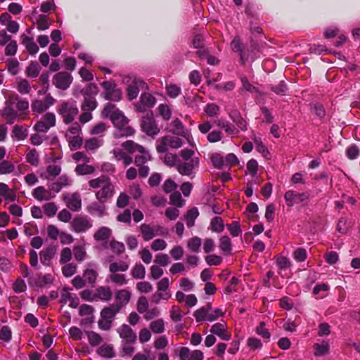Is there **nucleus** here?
I'll use <instances>...</instances> for the list:
<instances>
[{"instance_id":"nucleus-45","label":"nucleus","mask_w":360,"mask_h":360,"mask_svg":"<svg viewBox=\"0 0 360 360\" xmlns=\"http://www.w3.org/2000/svg\"><path fill=\"white\" fill-rule=\"evenodd\" d=\"M219 248L224 252V255H229L232 250L231 241L229 237L224 236L219 239Z\"/></svg>"},{"instance_id":"nucleus-1","label":"nucleus","mask_w":360,"mask_h":360,"mask_svg":"<svg viewBox=\"0 0 360 360\" xmlns=\"http://www.w3.org/2000/svg\"><path fill=\"white\" fill-rule=\"evenodd\" d=\"M102 115L109 118L116 128L114 135L115 138L129 136L134 134L132 127L127 125L128 120L115 105L108 103L103 108Z\"/></svg>"},{"instance_id":"nucleus-33","label":"nucleus","mask_w":360,"mask_h":360,"mask_svg":"<svg viewBox=\"0 0 360 360\" xmlns=\"http://www.w3.org/2000/svg\"><path fill=\"white\" fill-rule=\"evenodd\" d=\"M120 311L119 307H117L114 304H111L109 307L103 308L101 311V317L110 319L112 321L115 315Z\"/></svg>"},{"instance_id":"nucleus-41","label":"nucleus","mask_w":360,"mask_h":360,"mask_svg":"<svg viewBox=\"0 0 360 360\" xmlns=\"http://www.w3.org/2000/svg\"><path fill=\"white\" fill-rule=\"evenodd\" d=\"M171 292H165L157 290V292L153 294V295L151 296V301L153 303L155 304H159L161 302V301H163L165 302H167L168 300L171 297Z\"/></svg>"},{"instance_id":"nucleus-31","label":"nucleus","mask_w":360,"mask_h":360,"mask_svg":"<svg viewBox=\"0 0 360 360\" xmlns=\"http://www.w3.org/2000/svg\"><path fill=\"white\" fill-rule=\"evenodd\" d=\"M53 278L51 274H45L44 276H39L37 278L30 281V285L37 287H44L45 285L51 284Z\"/></svg>"},{"instance_id":"nucleus-53","label":"nucleus","mask_w":360,"mask_h":360,"mask_svg":"<svg viewBox=\"0 0 360 360\" xmlns=\"http://www.w3.org/2000/svg\"><path fill=\"white\" fill-rule=\"evenodd\" d=\"M102 144L103 139L101 138H91L86 141L85 148L87 150L94 151L101 146Z\"/></svg>"},{"instance_id":"nucleus-16","label":"nucleus","mask_w":360,"mask_h":360,"mask_svg":"<svg viewBox=\"0 0 360 360\" xmlns=\"http://www.w3.org/2000/svg\"><path fill=\"white\" fill-rule=\"evenodd\" d=\"M72 227L76 233H84L92 227V221L87 217H77L72 221Z\"/></svg>"},{"instance_id":"nucleus-61","label":"nucleus","mask_w":360,"mask_h":360,"mask_svg":"<svg viewBox=\"0 0 360 360\" xmlns=\"http://www.w3.org/2000/svg\"><path fill=\"white\" fill-rule=\"evenodd\" d=\"M15 100V108L18 109L19 112L24 114L29 108V102L25 99H22L17 96L14 98Z\"/></svg>"},{"instance_id":"nucleus-55","label":"nucleus","mask_w":360,"mask_h":360,"mask_svg":"<svg viewBox=\"0 0 360 360\" xmlns=\"http://www.w3.org/2000/svg\"><path fill=\"white\" fill-rule=\"evenodd\" d=\"M226 226L233 237H238L242 234L240 224L238 221H234L231 224H228Z\"/></svg>"},{"instance_id":"nucleus-21","label":"nucleus","mask_w":360,"mask_h":360,"mask_svg":"<svg viewBox=\"0 0 360 360\" xmlns=\"http://www.w3.org/2000/svg\"><path fill=\"white\" fill-rule=\"evenodd\" d=\"M230 119L236 124L237 129L243 131L248 130V123L247 120L243 118L240 112L237 110H233L229 112Z\"/></svg>"},{"instance_id":"nucleus-51","label":"nucleus","mask_w":360,"mask_h":360,"mask_svg":"<svg viewBox=\"0 0 360 360\" xmlns=\"http://www.w3.org/2000/svg\"><path fill=\"white\" fill-rule=\"evenodd\" d=\"M210 229L213 232L221 233L224 229V221L220 217H214L210 223Z\"/></svg>"},{"instance_id":"nucleus-47","label":"nucleus","mask_w":360,"mask_h":360,"mask_svg":"<svg viewBox=\"0 0 360 360\" xmlns=\"http://www.w3.org/2000/svg\"><path fill=\"white\" fill-rule=\"evenodd\" d=\"M165 90L167 95L171 98H177L181 93V88L174 84H167Z\"/></svg>"},{"instance_id":"nucleus-63","label":"nucleus","mask_w":360,"mask_h":360,"mask_svg":"<svg viewBox=\"0 0 360 360\" xmlns=\"http://www.w3.org/2000/svg\"><path fill=\"white\" fill-rule=\"evenodd\" d=\"M170 318L171 319L175 322V323H177V322H181V320H182V317H183V314H182V311L181 310V309L176 306V305H173L170 309Z\"/></svg>"},{"instance_id":"nucleus-11","label":"nucleus","mask_w":360,"mask_h":360,"mask_svg":"<svg viewBox=\"0 0 360 360\" xmlns=\"http://www.w3.org/2000/svg\"><path fill=\"white\" fill-rule=\"evenodd\" d=\"M1 115L8 124H12L17 119L18 114L15 109L14 98H10L5 103V107L1 111Z\"/></svg>"},{"instance_id":"nucleus-49","label":"nucleus","mask_w":360,"mask_h":360,"mask_svg":"<svg viewBox=\"0 0 360 360\" xmlns=\"http://www.w3.org/2000/svg\"><path fill=\"white\" fill-rule=\"evenodd\" d=\"M199 215L198 210L193 207L187 212L186 215V225L188 228H191L195 224V220Z\"/></svg>"},{"instance_id":"nucleus-42","label":"nucleus","mask_w":360,"mask_h":360,"mask_svg":"<svg viewBox=\"0 0 360 360\" xmlns=\"http://www.w3.org/2000/svg\"><path fill=\"white\" fill-rule=\"evenodd\" d=\"M66 140L68 142L69 147L71 150H76L79 149L83 143V139L81 136V134L70 136L67 138Z\"/></svg>"},{"instance_id":"nucleus-64","label":"nucleus","mask_w":360,"mask_h":360,"mask_svg":"<svg viewBox=\"0 0 360 360\" xmlns=\"http://www.w3.org/2000/svg\"><path fill=\"white\" fill-rule=\"evenodd\" d=\"M82 128L81 126L77 123H72L67 129L65 133V138L74 136L81 134Z\"/></svg>"},{"instance_id":"nucleus-8","label":"nucleus","mask_w":360,"mask_h":360,"mask_svg":"<svg viewBox=\"0 0 360 360\" xmlns=\"http://www.w3.org/2000/svg\"><path fill=\"white\" fill-rule=\"evenodd\" d=\"M183 145L182 139L178 136L167 135L163 136L157 145L156 149L159 153H166L168 148L177 149Z\"/></svg>"},{"instance_id":"nucleus-57","label":"nucleus","mask_w":360,"mask_h":360,"mask_svg":"<svg viewBox=\"0 0 360 360\" xmlns=\"http://www.w3.org/2000/svg\"><path fill=\"white\" fill-rule=\"evenodd\" d=\"M37 28L40 31L46 30L49 29L50 25L49 18L44 14L39 15L37 19Z\"/></svg>"},{"instance_id":"nucleus-25","label":"nucleus","mask_w":360,"mask_h":360,"mask_svg":"<svg viewBox=\"0 0 360 360\" xmlns=\"http://www.w3.org/2000/svg\"><path fill=\"white\" fill-rule=\"evenodd\" d=\"M104 203L99 201L93 202L87 206L86 210L92 216L101 217L106 213V207Z\"/></svg>"},{"instance_id":"nucleus-39","label":"nucleus","mask_w":360,"mask_h":360,"mask_svg":"<svg viewBox=\"0 0 360 360\" xmlns=\"http://www.w3.org/2000/svg\"><path fill=\"white\" fill-rule=\"evenodd\" d=\"M97 107V101L95 97L84 96V102L82 104L81 108L82 111L92 112Z\"/></svg>"},{"instance_id":"nucleus-59","label":"nucleus","mask_w":360,"mask_h":360,"mask_svg":"<svg viewBox=\"0 0 360 360\" xmlns=\"http://www.w3.org/2000/svg\"><path fill=\"white\" fill-rule=\"evenodd\" d=\"M170 131L176 135H183L184 128L182 122L179 119L174 120L170 125Z\"/></svg>"},{"instance_id":"nucleus-46","label":"nucleus","mask_w":360,"mask_h":360,"mask_svg":"<svg viewBox=\"0 0 360 360\" xmlns=\"http://www.w3.org/2000/svg\"><path fill=\"white\" fill-rule=\"evenodd\" d=\"M110 180V178L107 176L102 175L98 178L91 179L89 181V186L91 188H101L106 183Z\"/></svg>"},{"instance_id":"nucleus-40","label":"nucleus","mask_w":360,"mask_h":360,"mask_svg":"<svg viewBox=\"0 0 360 360\" xmlns=\"http://www.w3.org/2000/svg\"><path fill=\"white\" fill-rule=\"evenodd\" d=\"M27 136V131L26 128L20 125H15L12 130L11 136L16 139L18 141H22L25 139Z\"/></svg>"},{"instance_id":"nucleus-18","label":"nucleus","mask_w":360,"mask_h":360,"mask_svg":"<svg viewBox=\"0 0 360 360\" xmlns=\"http://www.w3.org/2000/svg\"><path fill=\"white\" fill-rule=\"evenodd\" d=\"M55 99L50 95L46 96L44 100H35L32 103V110L36 113H42L55 103Z\"/></svg>"},{"instance_id":"nucleus-38","label":"nucleus","mask_w":360,"mask_h":360,"mask_svg":"<svg viewBox=\"0 0 360 360\" xmlns=\"http://www.w3.org/2000/svg\"><path fill=\"white\" fill-rule=\"evenodd\" d=\"M75 172L79 176L91 174L95 172V167L86 163L79 164L76 166Z\"/></svg>"},{"instance_id":"nucleus-28","label":"nucleus","mask_w":360,"mask_h":360,"mask_svg":"<svg viewBox=\"0 0 360 360\" xmlns=\"http://www.w3.org/2000/svg\"><path fill=\"white\" fill-rule=\"evenodd\" d=\"M217 125L224 129L228 135L237 136L239 133L238 129L226 120H219L217 122Z\"/></svg>"},{"instance_id":"nucleus-26","label":"nucleus","mask_w":360,"mask_h":360,"mask_svg":"<svg viewBox=\"0 0 360 360\" xmlns=\"http://www.w3.org/2000/svg\"><path fill=\"white\" fill-rule=\"evenodd\" d=\"M50 191L42 186H39L33 190L32 196L39 201L49 200L55 197V195H51Z\"/></svg>"},{"instance_id":"nucleus-24","label":"nucleus","mask_w":360,"mask_h":360,"mask_svg":"<svg viewBox=\"0 0 360 360\" xmlns=\"http://www.w3.org/2000/svg\"><path fill=\"white\" fill-rule=\"evenodd\" d=\"M122 341L136 342L137 336L133 330L127 324H122L117 330Z\"/></svg>"},{"instance_id":"nucleus-15","label":"nucleus","mask_w":360,"mask_h":360,"mask_svg":"<svg viewBox=\"0 0 360 360\" xmlns=\"http://www.w3.org/2000/svg\"><path fill=\"white\" fill-rule=\"evenodd\" d=\"M156 98L150 93H143L140 96L139 101L135 105L138 112H143L155 105Z\"/></svg>"},{"instance_id":"nucleus-9","label":"nucleus","mask_w":360,"mask_h":360,"mask_svg":"<svg viewBox=\"0 0 360 360\" xmlns=\"http://www.w3.org/2000/svg\"><path fill=\"white\" fill-rule=\"evenodd\" d=\"M143 131H144L148 136H155L160 132V129L155 120L153 114H146L141 121V124Z\"/></svg>"},{"instance_id":"nucleus-19","label":"nucleus","mask_w":360,"mask_h":360,"mask_svg":"<svg viewBox=\"0 0 360 360\" xmlns=\"http://www.w3.org/2000/svg\"><path fill=\"white\" fill-rule=\"evenodd\" d=\"M114 192V187L111 184L110 179L103 187L96 192V198L101 202H105L108 198H110Z\"/></svg>"},{"instance_id":"nucleus-3","label":"nucleus","mask_w":360,"mask_h":360,"mask_svg":"<svg viewBox=\"0 0 360 360\" xmlns=\"http://www.w3.org/2000/svg\"><path fill=\"white\" fill-rule=\"evenodd\" d=\"M122 82L127 85V95L129 100L135 99L141 89L146 88L144 81L133 75H124Z\"/></svg>"},{"instance_id":"nucleus-2","label":"nucleus","mask_w":360,"mask_h":360,"mask_svg":"<svg viewBox=\"0 0 360 360\" xmlns=\"http://www.w3.org/2000/svg\"><path fill=\"white\" fill-rule=\"evenodd\" d=\"M194 151L191 149H184L180 152L181 159L179 160L177 164V171L183 176L194 178L198 167L199 158L194 157Z\"/></svg>"},{"instance_id":"nucleus-7","label":"nucleus","mask_w":360,"mask_h":360,"mask_svg":"<svg viewBox=\"0 0 360 360\" xmlns=\"http://www.w3.org/2000/svg\"><path fill=\"white\" fill-rule=\"evenodd\" d=\"M101 85L103 88L101 95L105 100L117 102L122 99V91L113 81H104Z\"/></svg>"},{"instance_id":"nucleus-32","label":"nucleus","mask_w":360,"mask_h":360,"mask_svg":"<svg viewBox=\"0 0 360 360\" xmlns=\"http://www.w3.org/2000/svg\"><path fill=\"white\" fill-rule=\"evenodd\" d=\"M26 162L37 167L39 163V154L35 148H28L25 153Z\"/></svg>"},{"instance_id":"nucleus-13","label":"nucleus","mask_w":360,"mask_h":360,"mask_svg":"<svg viewBox=\"0 0 360 360\" xmlns=\"http://www.w3.org/2000/svg\"><path fill=\"white\" fill-rule=\"evenodd\" d=\"M73 78L68 72H59L53 77V84L56 88L61 90H66L72 84Z\"/></svg>"},{"instance_id":"nucleus-29","label":"nucleus","mask_w":360,"mask_h":360,"mask_svg":"<svg viewBox=\"0 0 360 360\" xmlns=\"http://www.w3.org/2000/svg\"><path fill=\"white\" fill-rule=\"evenodd\" d=\"M137 149V152L140 154L135 156L134 162L136 166L143 165L146 162L150 160L151 155L144 147L139 146Z\"/></svg>"},{"instance_id":"nucleus-5","label":"nucleus","mask_w":360,"mask_h":360,"mask_svg":"<svg viewBox=\"0 0 360 360\" xmlns=\"http://www.w3.org/2000/svg\"><path fill=\"white\" fill-rule=\"evenodd\" d=\"M231 48L234 51L238 53L240 56V63L241 65L245 63L250 59L252 61L255 60L257 58V53L258 51L254 47L250 52L246 53L243 48L241 41L238 37H236L231 42Z\"/></svg>"},{"instance_id":"nucleus-4","label":"nucleus","mask_w":360,"mask_h":360,"mask_svg":"<svg viewBox=\"0 0 360 360\" xmlns=\"http://www.w3.org/2000/svg\"><path fill=\"white\" fill-rule=\"evenodd\" d=\"M58 113L61 116L65 124L72 123L79 114L77 102L73 99L63 101L58 108Z\"/></svg>"},{"instance_id":"nucleus-14","label":"nucleus","mask_w":360,"mask_h":360,"mask_svg":"<svg viewBox=\"0 0 360 360\" xmlns=\"http://www.w3.org/2000/svg\"><path fill=\"white\" fill-rule=\"evenodd\" d=\"M61 156H55L51 158V161L48 163L46 172V179H51L58 176L61 172Z\"/></svg>"},{"instance_id":"nucleus-50","label":"nucleus","mask_w":360,"mask_h":360,"mask_svg":"<svg viewBox=\"0 0 360 360\" xmlns=\"http://www.w3.org/2000/svg\"><path fill=\"white\" fill-rule=\"evenodd\" d=\"M201 245L202 240L198 236L190 238L187 243L188 249L193 252H199L200 251Z\"/></svg>"},{"instance_id":"nucleus-10","label":"nucleus","mask_w":360,"mask_h":360,"mask_svg":"<svg viewBox=\"0 0 360 360\" xmlns=\"http://www.w3.org/2000/svg\"><path fill=\"white\" fill-rule=\"evenodd\" d=\"M56 116L53 112H47L34 126L35 131L46 133L48 130L55 126Z\"/></svg>"},{"instance_id":"nucleus-12","label":"nucleus","mask_w":360,"mask_h":360,"mask_svg":"<svg viewBox=\"0 0 360 360\" xmlns=\"http://www.w3.org/2000/svg\"><path fill=\"white\" fill-rule=\"evenodd\" d=\"M309 195L307 192L297 193L290 190L285 192L284 199L288 207H292L295 204H298L308 200Z\"/></svg>"},{"instance_id":"nucleus-56","label":"nucleus","mask_w":360,"mask_h":360,"mask_svg":"<svg viewBox=\"0 0 360 360\" xmlns=\"http://www.w3.org/2000/svg\"><path fill=\"white\" fill-rule=\"evenodd\" d=\"M170 203L177 207H181L185 204V200L182 198L181 193L175 191L170 195Z\"/></svg>"},{"instance_id":"nucleus-60","label":"nucleus","mask_w":360,"mask_h":360,"mask_svg":"<svg viewBox=\"0 0 360 360\" xmlns=\"http://www.w3.org/2000/svg\"><path fill=\"white\" fill-rule=\"evenodd\" d=\"M210 306L202 307L194 312V316L197 322H202L204 320H207V316L208 314V310H210Z\"/></svg>"},{"instance_id":"nucleus-37","label":"nucleus","mask_w":360,"mask_h":360,"mask_svg":"<svg viewBox=\"0 0 360 360\" xmlns=\"http://www.w3.org/2000/svg\"><path fill=\"white\" fill-rule=\"evenodd\" d=\"M151 331L156 334L163 333L165 330V321L162 319H158L153 321L149 325Z\"/></svg>"},{"instance_id":"nucleus-22","label":"nucleus","mask_w":360,"mask_h":360,"mask_svg":"<svg viewBox=\"0 0 360 360\" xmlns=\"http://www.w3.org/2000/svg\"><path fill=\"white\" fill-rule=\"evenodd\" d=\"M210 333L217 335L223 340H229L231 339V335L226 332V325L224 322L214 323L210 329Z\"/></svg>"},{"instance_id":"nucleus-20","label":"nucleus","mask_w":360,"mask_h":360,"mask_svg":"<svg viewBox=\"0 0 360 360\" xmlns=\"http://www.w3.org/2000/svg\"><path fill=\"white\" fill-rule=\"evenodd\" d=\"M72 182V181L67 174H63L56 181L49 185V189L55 193H59L63 188L70 186Z\"/></svg>"},{"instance_id":"nucleus-48","label":"nucleus","mask_w":360,"mask_h":360,"mask_svg":"<svg viewBox=\"0 0 360 360\" xmlns=\"http://www.w3.org/2000/svg\"><path fill=\"white\" fill-rule=\"evenodd\" d=\"M314 349L315 356H321L328 353L329 345L327 341H323L321 343L314 344Z\"/></svg>"},{"instance_id":"nucleus-35","label":"nucleus","mask_w":360,"mask_h":360,"mask_svg":"<svg viewBox=\"0 0 360 360\" xmlns=\"http://www.w3.org/2000/svg\"><path fill=\"white\" fill-rule=\"evenodd\" d=\"M196 53L200 59H206L209 65H216L219 63V59L214 56L210 55L207 49L198 50Z\"/></svg>"},{"instance_id":"nucleus-54","label":"nucleus","mask_w":360,"mask_h":360,"mask_svg":"<svg viewBox=\"0 0 360 360\" xmlns=\"http://www.w3.org/2000/svg\"><path fill=\"white\" fill-rule=\"evenodd\" d=\"M165 155L162 158L164 163L169 167L176 166L177 167V164L180 159L175 154L167 153H164Z\"/></svg>"},{"instance_id":"nucleus-17","label":"nucleus","mask_w":360,"mask_h":360,"mask_svg":"<svg viewBox=\"0 0 360 360\" xmlns=\"http://www.w3.org/2000/svg\"><path fill=\"white\" fill-rule=\"evenodd\" d=\"M66 206L72 212H78L82 208V199L78 193H66L63 195Z\"/></svg>"},{"instance_id":"nucleus-44","label":"nucleus","mask_w":360,"mask_h":360,"mask_svg":"<svg viewBox=\"0 0 360 360\" xmlns=\"http://www.w3.org/2000/svg\"><path fill=\"white\" fill-rule=\"evenodd\" d=\"M98 354L105 358H112L115 356V351L111 345L104 344L98 349Z\"/></svg>"},{"instance_id":"nucleus-27","label":"nucleus","mask_w":360,"mask_h":360,"mask_svg":"<svg viewBox=\"0 0 360 360\" xmlns=\"http://www.w3.org/2000/svg\"><path fill=\"white\" fill-rule=\"evenodd\" d=\"M96 300L108 302L112 299V292L108 286H100L95 290Z\"/></svg>"},{"instance_id":"nucleus-52","label":"nucleus","mask_w":360,"mask_h":360,"mask_svg":"<svg viewBox=\"0 0 360 360\" xmlns=\"http://www.w3.org/2000/svg\"><path fill=\"white\" fill-rule=\"evenodd\" d=\"M16 89L21 94H27L30 91L31 86L27 79H20L16 82Z\"/></svg>"},{"instance_id":"nucleus-43","label":"nucleus","mask_w":360,"mask_h":360,"mask_svg":"<svg viewBox=\"0 0 360 360\" xmlns=\"http://www.w3.org/2000/svg\"><path fill=\"white\" fill-rule=\"evenodd\" d=\"M41 69L37 62L32 61L26 68V75L29 77L35 78L39 75Z\"/></svg>"},{"instance_id":"nucleus-34","label":"nucleus","mask_w":360,"mask_h":360,"mask_svg":"<svg viewBox=\"0 0 360 360\" xmlns=\"http://www.w3.org/2000/svg\"><path fill=\"white\" fill-rule=\"evenodd\" d=\"M22 44L25 46L27 51L30 54H36L39 51V47L34 41L33 39L25 35H22Z\"/></svg>"},{"instance_id":"nucleus-62","label":"nucleus","mask_w":360,"mask_h":360,"mask_svg":"<svg viewBox=\"0 0 360 360\" xmlns=\"http://www.w3.org/2000/svg\"><path fill=\"white\" fill-rule=\"evenodd\" d=\"M256 333L258 335L266 340H269L271 333L267 328H266V323L264 321L259 323L256 328Z\"/></svg>"},{"instance_id":"nucleus-6","label":"nucleus","mask_w":360,"mask_h":360,"mask_svg":"<svg viewBox=\"0 0 360 360\" xmlns=\"http://www.w3.org/2000/svg\"><path fill=\"white\" fill-rule=\"evenodd\" d=\"M140 231L145 241H148L155 236H165L168 233L167 229L162 226L148 224H142L140 226Z\"/></svg>"},{"instance_id":"nucleus-30","label":"nucleus","mask_w":360,"mask_h":360,"mask_svg":"<svg viewBox=\"0 0 360 360\" xmlns=\"http://www.w3.org/2000/svg\"><path fill=\"white\" fill-rule=\"evenodd\" d=\"M55 254L56 248L54 247H49L44 249L39 254L41 262L44 265L50 266Z\"/></svg>"},{"instance_id":"nucleus-23","label":"nucleus","mask_w":360,"mask_h":360,"mask_svg":"<svg viewBox=\"0 0 360 360\" xmlns=\"http://www.w3.org/2000/svg\"><path fill=\"white\" fill-rule=\"evenodd\" d=\"M131 295V292L127 289L117 290L115 293L116 304L114 305L121 309L129 303Z\"/></svg>"},{"instance_id":"nucleus-36","label":"nucleus","mask_w":360,"mask_h":360,"mask_svg":"<svg viewBox=\"0 0 360 360\" xmlns=\"http://www.w3.org/2000/svg\"><path fill=\"white\" fill-rule=\"evenodd\" d=\"M112 234V231L106 226H102L95 232L94 238L96 240H108Z\"/></svg>"},{"instance_id":"nucleus-58","label":"nucleus","mask_w":360,"mask_h":360,"mask_svg":"<svg viewBox=\"0 0 360 360\" xmlns=\"http://www.w3.org/2000/svg\"><path fill=\"white\" fill-rule=\"evenodd\" d=\"M15 171V165L8 160L0 162V174H8Z\"/></svg>"}]
</instances>
